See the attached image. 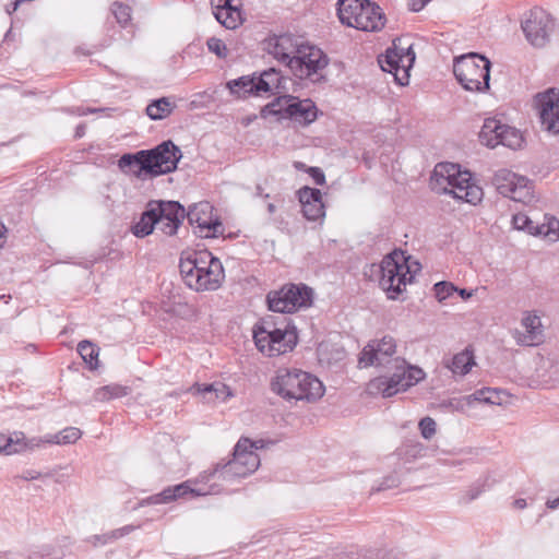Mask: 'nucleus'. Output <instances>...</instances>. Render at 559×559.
I'll use <instances>...</instances> for the list:
<instances>
[{"mask_svg": "<svg viewBox=\"0 0 559 559\" xmlns=\"http://www.w3.org/2000/svg\"><path fill=\"white\" fill-rule=\"evenodd\" d=\"M100 110H102V109L90 108V107H87V108L79 107V108L76 109V114H78L79 116H85V115H87V114H93V112L100 111Z\"/></svg>", "mask_w": 559, "mask_h": 559, "instance_id": "nucleus-56", "label": "nucleus"}, {"mask_svg": "<svg viewBox=\"0 0 559 559\" xmlns=\"http://www.w3.org/2000/svg\"><path fill=\"white\" fill-rule=\"evenodd\" d=\"M267 51L278 61L289 67V60L295 58L301 44L290 34L271 37L267 40Z\"/></svg>", "mask_w": 559, "mask_h": 559, "instance_id": "nucleus-22", "label": "nucleus"}, {"mask_svg": "<svg viewBox=\"0 0 559 559\" xmlns=\"http://www.w3.org/2000/svg\"><path fill=\"white\" fill-rule=\"evenodd\" d=\"M179 271L185 284L195 292L216 290L225 278L222 262L207 251L182 253Z\"/></svg>", "mask_w": 559, "mask_h": 559, "instance_id": "nucleus-2", "label": "nucleus"}, {"mask_svg": "<svg viewBox=\"0 0 559 559\" xmlns=\"http://www.w3.org/2000/svg\"><path fill=\"white\" fill-rule=\"evenodd\" d=\"M20 2L17 0H12L9 4H7L5 7V11L8 14H12L13 12H15L19 7H20Z\"/></svg>", "mask_w": 559, "mask_h": 559, "instance_id": "nucleus-55", "label": "nucleus"}, {"mask_svg": "<svg viewBox=\"0 0 559 559\" xmlns=\"http://www.w3.org/2000/svg\"><path fill=\"white\" fill-rule=\"evenodd\" d=\"M492 182L497 191L515 202L528 203L533 200V186L524 177L512 173L509 169H499L495 173Z\"/></svg>", "mask_w": 559, "mask_h": 559, "instance_id": "nucleus-17", "label": "nucleus"}, {"mask_svg": "<svg viewBox=\"0 0 559 559\" xmlns=\"http://www.w3.org/2000/svg\"><path fill=\"white\" fill-rule=\"evenodd\" d=\"M82 436V431L76 427H67L58 433L45 437L47 443L52 444H70L74 443Z\"/></svg>", "mask_w": 559, "mask_h": 559, "instance_id": "nucleus-33", "label": "nucleus"}, {"mask_svg": "<svg viewBox=\"0 0 559 559\" xmlns=\"http://www.w3.org/2000/svg\"><path fill=\"white\" fill-rule=\"evenodd\" d=\"M487 481L488 477H486L483 481L475 483L466 492V502H471L478 498L480 493L485 491L486 487H489Z\"/></svg>", "mask_w": 559, "mask_h": 559, "instance_id": "nucleus-47", "label": "nucleus"}, {"mask_svg": "<svg viewBox=\"0 0 559 559\" xmlns=\"http://www.w3.org/2000/svg\"><path fill=\"white\" fill-rule=\"evenodd\" d=\"M431 180L439 185L444 193L471 204L483 200V189L472 182V174L462 171L460 165L439 163L436 165Z\"/></svg>", "mask_w": 559, "mask_h": 559, "instance_id": "nucleus-6", "label": "nucleus"}, {"mask_svg": "<svg viewBox=\"0 0 559 559\" xmlns=\"http://www.w3.org/2000/svg\"><path fill=\"white\" fill-rule=\"evenodd\" d=\"M367 0H338L337 15L342 24L353 27L354 19L364 10Z\"/></svg>", "mask_w": 559, "mask_h": 559, "instance_id": "nucleus-23", "label": "nucleus"}, {"mask_svg": "<svg viewBox=\"0 0 559 559\" xmlns=\"http://www.w3.org/2000/svg\"><path fill=\"white\" fill-rule=\"evenodd\" d=\"M85 133V126L84 124H79L76 127V130H75V136L76 138H82Z\"/></svg>", "mask_w": 559, "mask_h": 559, "instance_id": "nucleus-61", "label": "nucleus"}, {"mask_svg": "<svg viewBox=\"0 0 559 559\" xmlns=\"http://www.w3.org/2000/svg\"><path fill=\"white\" fill-rule=\"evenodd\" d=\"M215 385H216V382L215 383H210V384H198L193 389L195 390V392L198 394L203 396V399L206 402H209V397L214 395Z\"/></svg>", "mask_w": 559, "mask_h": 559, "instance_id": "nucleus-48", "label": "nucleus"}, {"mask_svg": "<svg viewBox=\"0 0 559 559\" xmlns=\"http://www.w3.org/2000/svg\"><path fill=\"white\" fill-rule=\"evenodd\" d=\"M522 324L528 333L531 344L538 343L542 336V332L538 331L542 325L539 317L527 316L522 320Z\"/></svg>", "mask_w": 559, "mask_h": 559, "instance_id": "nucleus-38", "label": "nucleus"}, {"mask_svg": "<svg viewBox=\"0 0 559 559\" xmlns=\"http://www.w3.org/2000/svg\"><path fill=\"white\" fill-rule=\"evenodd\" d=\"M425 452L426 447L423 443L408 440L401 447L400 456L406 462H411L424 456Z\"/></svg>", "mask_w": 559, "mask_h": 559, "instance_id": "nucleus-35", "label": "nucleus"}, {"mask_svg": "<svg viewBox=\"0 0 559 559\" xmlns=\"http://www.w3.org/2000/svg\"><path fill=\"white\" fill-rule=\"evenodd\" d=\"M175 104L170 103L169 98L160 97L152 100L146 107V115L152 120H162L167 118L175 109Z\"/></svg>", "mask_w": 559, "mask_h": 559, "instance_id": "nucleus-30", "label": "nucleus"}, {"mask_svg": "<svg viewBox=\"0 0 559 559\" xmlns=\"http://www.w3.org/2000/svg\"><path fill=\"white\" fill-rule=\"evenodd\" d=\"M423 438L429 440L436 433L437 424L431 417H424L418 424Z\"/></svg>", "mask_w": 559, "mask_h": 559, "instance_id": "nucleus-45", "label": "nucleus"}, {"mask_svg": "<svg viewBox=\"0 0 559 559\" xmlns=\"http://www.w3.org/2000/svg\"><path fill=\"white\" fill-rule=\"evenodd\" d=\"M118 165L122 170L129 169L136 176H140L141 173L147 174V167L144 166V157L140 156V151L134 154H123L119 158Z\"/></svg>", "mask_w": 559, "mask_h": 559, "instance_id": "nucleus-31", "label": "nucleus"}, {"mask_svg": "<svg viewBox=\"0 0 559 559\" xmlns=\"http://www.w3.org/2000/svg\"><path fill=\"white\" fill-rule=\"evenodd\" d=\"M267 211H269L270 213H274V212H275V205H274L273 203H269V205H267Z\"/></svg>", "mask_w": 559, "mask_h": 559, "instance_id": "nucleus-64", "label": "nucleus"}, {"mask_svg": "<svg viewBox=\"0 0 559 559\" xmlns=\"http://www.w3.org/2000/svg\"><path fill=\"white\" fill-rule=\"evenodd\" d=\"M2 439V447L1 452L5 454H13L17 453L23 450V443L22 442L25 439V436L23 432H14L13 435L9 437L1 436Z\"/></svg>", "mask_w": 559, "mask_h": 559, "instance_id": "nucleus-36", "label": "nucleus"}, {"mask_svg": "<svg viewBox=\"0 0 559 559\" xmlns=\"http://www.w3.org/2000/svg\"><path fill=\"white\" fill-rule=\"evenodd\" d=\"M455 293H457L464 300H467L468 298H471L473 296V292L467 290L465 288H457V290Z\"/></svg>", "mask_w": 559, "mask_h": 559, "instance_id": "nucleus-57", "label": "nucleus"}, {"mask_svg": "<svg viewBox=\"0 0 559 559\" xmlns=\"http://www.w3.org/2000/svg\"><path fill=\"white\" fill-rule=\"evenodd\" d=\"M394 486H396V479L394 477H388L386 479H384L381 483V485L379 487H377L376 489H372V492L390 489Z\"/></svg>", "mask_w": 559, "mask_h": 559, "instance_id": "nucleus-52", "label": "nucleus"}, {"mask_svg": "<svg viewBox=\"0 0 559 559\" xmlns=\"http://www.w3.org/2000/svg\"><path fill=\"white\" fill-rule=\"evenodd\" d=\"M491 62L486 57L471 52L455 58L453 73L457 82L471 92L489 90Z\"/></svg>", "mask_w": 559, "mask_h": 559, "instance_id": "nucleus-9", "label": "nucleus"}, {"mask_svg": "<svg viewBox=\"0 0 559 559\" xmlns=\"http://www.w3.org/2000/svg\"><path fill=\"white\" fill-rule=\"evenodd\" d=\"M512 223L514 225V228L519 230H525L531 235H535L537 224L533 222V219L523 213H518L513 216Z\"/></svg>", "mask_w": 559, "mask_h": 559, "instance_id": "nucleus-39", "label": "nucleus"}, {"mask_svg": "<svg viewBox=\"0 0 559 559\" xmlns=\"http://www.w3.org/2000/svg\"><path fill=\"white\" fill-rule=\"evenodd\" d=\"M328 63L329 58L320 48L301 44L295 58L289 60V69L302 80L319 74Z\"/></svg>", "mask_w": 559, "mask_h": 559, "instance_id": "nucleus-18", "label": "nucleus"}, {"mask_svg": "<svg viewBox=\"0 0 559 559\" xmlns=\"http://www.w3.org/2000/svg\"><path fill=\"white\" fill-rule=\"evenodd\" d=\"M233 393L224 383L216 382L214 395L209 397V403L215 402V401H226L229 396H231Z\"/></svg>", "mask_w": 559, "mask_h": 559, "instance_id": "nucleus-46", "label": "nucleus"}, {"mask_svg": "<svg viewBox=\"0 0 559 559\" xmlns=\"http://www.w3.org/2000/svg\"><path fill=\"white\" fill-rule=\"evenodd\" d=\"M41 443H47L45 441V438H33V439L28 440L27 442L23 443V449H25V448L34 449L36 447H39Z\"/></svg>", "mask_w": 559, "mask_h": 559, "instance_id": "nucleus-54", "label": "nucleus"}, {"mask_svg": "<svg viewBox=\"0 0 559 559\" xmlns=\"http://www.w3.org/2000/svg\"><path fill=\"white\" fill-rule=\"evenodd\" d=\"M185 207L178 201L152 200L131 226L136 238L151 235L155 228L166 236H174L185 219Z\"/></svg>", "mask_w": 559, "mask_h": 559, "instance_id": "nucleus-4", "label": "nucleus"}, {"mask_svg": "<svg viewBox=\"0 0 559 559\" xmlns=\"http://www.w3.org/2000/svg\"><path fill=\"white\" fill-rule=\"evenodd\" d=\"M313 290L306 284H285L266 296L269 309L273 312L293 313L312 304Z\"/></svg>", "mask_w": 559, "mask_h": 559, "instance_id": "nucleus-11", "label": "nucleus"}, {"mask_svg": "<svg viewBox=\"0 0 559 559\" xmlns=\"http://www.w3.org/2000/svg\"><path fill=\"white\" fill-rule=\"evenodd\" d=\"M396 344L392 336H383L381 340L370 341L359 356V365L364 367L383 366L392 373L372 379L367 386L370 394H381L391 397L399 392L417 384L425 378V372L417 366H412L403 358L392 356L395 354Z\"/></svg>", "mask_w": 559, "mask_h": 559, "instance_id": "nucleus-1", "label": "nucleus"}, {"mask_svg": "<svg viewBox=\"0 0 559 559\" xmlns=\"http://www.w3.org/2000/svg\"><path fill=\"white\" fill-rule=\"evenodd\" d=\"M129 394V388L120 384H108L98 388L94 392V400L97 402H107L112 399H119Z\"/></svg>", "mask_w": 559, "mask_h": 559, "instance_id": "nucleus-32", "label": "nucleus"}, {"mask_svg": "<svg viewBox=\"0 0 559 559\" xmlns=\"http://www.w3.org/2000/svg\"><path fill=\"white\" fill-rule=\"evenodd\" d=\"M415 59L413 44L405 37H399L393 40L385 53L379 57V64L383 71L392 73L401 86H404L408 84L409 71Z\"/></svg>", "mask_w": 559, "mask_h": 559, "instance_id": "nucleus-10", "label": "nucleus"}, {"mask_svg": "<svg viewBox=\"0 0 559 559\" xmlns=\"http://www.w3.org/2000/svg\"><path fill=\"white\" fill-rule=\"evenodd\" d=\"M479 141L490 148L503 145L516 150L522 146L524 139L516 128L502 123L496 118H487L480 129Z\"/></svg>", "mask_w": 559, "mask_h": 559, "instance_id": "nucleus-15", "label": "nucleus"}, {"mask_svg": "<svg viewBox=\"0 0 559 559\" xmlns=\"http://www.w3.org/2000/svg\"><path fill=\"white\" fill-rule=\"evenodd\" d=\"M261 116H280L289 118L302 124H309L317 118V107L310 99L299 100L292 95L276 97L274 100L264 106Z\"/></svg>", "mask_w": 559, "mask_h": 559, "instance_id": "nucleus-12", "label": "nucleus"}, {"mask_svg": "<svg viewBox=\"0 0 559 559\" xmlns=\"http://www.w3.org/2000/svg\"><path fill=\"white\" fill-rule=\"evenodd\" d=\"M526 506H527V503H526V500H525V499L520 498V499H516V500L514 501V507H515L516 509H524V508H526Z\"/></svg>", "mask_w": 559, "mask_h": 559, "instance_id": "nucleus-60", "label": "nucleus"}, {"mask_svg": "<svg viewBox=\"0 0 559 559\" xmlns=\"http://www.w3.org/2000/svg\"><path fill=\"white\" fill-rule=\"evenodd\" d=\"M385 24V15L382 9L370 0H367L358 17L354 19V28L364 32H378Z\"/></svg>", "mask_w": 559, "mask_h": 559, "instance_id": "nucleus-21", "label": "nucleus"}, {"mask_svg": "<svg viewBox=\"0 0 559 559\" xmlns=\"http://www.w3.org/2000/svg\"><path fill=\"white\" fill-rule=\"evenodd\" d=\"M233 4V0H211V7L215 14L217 10H222Z\"/></svg>", "mask_w": 559, "mask_h": 559, "instance_id": "nucleus-51", "label": "nucleus"}, {"mask_svg": "<svg viewBox=\"0 0 559 559\" xmlns=\"http://www.w3.org/2000/svg\"><path fill=\"white\" fill-rule=\"evenodd\" d=\"M431 0H411L409 8L413 12H419Z\"/></svg>", "mask_w": 559, "mask_h": 559, "instance_id": "nucleus-53", "label": "nucleus"}, {"mask_svg": "<svg viewBox=\"0 0 559 559\" xmlns=\"http://www.w3.org/2000/svg\"><path fill=\"white\" fill-rule=\"evenodd\" d=\"M550 376H551L555 380L559 381V361H557L556 364H554V365L551 366V369H550Z\"/></svg>", "mask_w": 559, "mask_h": 559, "instance_id": "nucleus-58", "label": "nucleus"}, {"mask_svg": "<svg viewBox=\"0 0 559 559\" xmlns=\"http://www.w3.org/2000/svg\"><path fill=\"white\" fill-rule=\"evenodd\" d=\"M140 156L144 157L147 174L155 177L174 171L182 154L179 147L168 140L152 150L140 151Z\"/></svg>", "mask_w": 559, "mask_h": 559, "instance_id": "nucleus-14", "label": "nucleus"}, {"mask_svg": "<svg viewBox=\"0 0 559 559\" xmlns=\"http://www.w3.org/2000/svg\"><path fill=\"white\" fill-rule=\"evenodd\" d=\"M5 231L7 227L4 226V224L0 223V239L3 238Z\"/></svg>", "mask_w": 559, "mask_h": 559, "instance_id": "nucleus-63", "label": "nucleus"}, {"mask_svg": "<svg viewBox=\"0 0 559 559\" xmlns=\"http://www.w3.org/2000/svg\"><path fill=\"white\" fill-rule=\"evenodd\" d=\"M221 492V488L218 485L213 484L209 487V489L204 490L202 488L194 489L191 487V481L187 480L181 484L169 486L162 490L159 493L152 495L145 499H142L140 506H151V504H160V503H169L179 498H185L187 496L199 497L205 495H217Z\"/></svg>", "mask_w": 559, "mask_h": 559, "instance_id": "nucleus-19", "label": "nucleus"}, {"mask_svg": "<svg viewBox=\"0 0 559 559\" xmlns=\"http://www.w3.org/2000/svg\"><path fill=\"white\" fill-rule=\"evenodd\" d=\"M185 218L195 228L194 233L202 238H217L223 236L224 226L217 215H214V207L207 201H201L185 210Z\"/></svg>", "mask_w": 559, "mask_h": 559, "instance_id": "nucleus-16", "label": "nucleus"}, {"mask_svg": "<svg viewBox=\"0 0 559 559\" xmlns=\"http://www.w3.org/2000/svg\"><path fill=\"white\" fill-rule=\"evenodd\" d=\"M112 14L121 26H126L131 20L130 7L120 2L112 4Z\"/></svg>", "mask_w": 559, "mask_h": 559, "instance_id": "nucleus-43", "label": "nucleus"}, {"mask_svg": "<svg viewBox=\"0 0 559 559\" xmlns=\"http://www.w3.org/2000/svg\"><path fill=\"white\" fill-rule=\"evenodd\" d=\"M257 348L269 357L292 352L298 343L296 326L287 317L266 316L253 328Z\"/></svg>", "mask_w": 559, "mask_h": 559, "instance_id": "nucleus-3", "label": "nucleus"}, {"mask_svg": "<svg viewBox=\"0 0 559 559\" xmlns=\"http://www.w3.org/2000/svg\"><path fill=\"white\" fill-rule=\"evenodd\" d=\"M271 389L286 401L313 402L324 393L323 384L317 377L295 368L278 369Z\"/></svg>", "mask_w": 559, "mask_h": 559, "instance_id": "nucleus-5", "label": "nucleus"}, {"mask_svg": "<svg viewBox=\"0 0 559 559\" xmlns=\"http://www.w3.org/2000/svg\"><path fill=\"white\" fill-rule=\"evenodd\" d=\"M284 76L275 68L264 70L259 76H257L258 92L267 93L273 90L284 88L283 85Z\"/></svg>", "mask_w": 559, "mask_h": 559, "instance_id": "nucleus-25", "label": "nucleus"}, {"mask_svg": "<svg viewBox=\"0 0 559 559\" xmlns=\"http://www.w3.org/2000/svg\"><path fill=\"white\" fill-rule=\"evenodd\" d=\"M214 16L227 29H235L242 23L241 10L238 5L234 4L217 10Z\"/></svg>", "mask_w": 559, "mask_h": 559, "instance_id": "nucleus-29", "label": "nucleus"}, {"mask_svg": "<svg viewBox=\"0 0 559 559\" xmlns=\"http://www.w3.org/2000/svg\"><path fill=\"white\" fill-rule=\"evenodd\" d=\"M78 353L82 359L88 364L90 369H96L98 366L99 348L87 340H83L78 344Z\"/></svg>", "mask_w": 559, "mask_h": 559, "instance_id": "nucleus-34", "label": "nucleus"}, {"mask_svg": "<svg viewBox=\"0 0 559 559\" xmlns=\"http://www.w3.org/2000/svg\"><path fill=\"white\" fill-rule=\"evenodd\" d=\"M475 365V357L472 349L468 347L455 354L450 362L445 366L454 373L460 376L467 374L472 367Z\"/></svg>", "mask_w": 559, "mask_h": 559, "instance_id": "nucleus-24", "label": "nucleus"}, {"mask_svg": "<svg viewBox=\"0 0 559 559\" xmlns=\"http://www.w3.org/2000/svg\"><path fill=\"white\" fill-rule=\"evenodd\" d=\"M134 530H135V526L126 525L120 528L112 530L105 534L92 535V536L87 537L85 539V542L91 544L93 547L105 546L107 544H110V543L132 533Z\"/></svg>", "mask_w": 559, "mask_h": 559, "instance_id": "nucleus-27", "label": "nucleus"}, {"mask_svg": "<svg viewBox=\"0 0 559 559\" xmlns=\"http://www.w3.org/2000/svg\"><path fill=\"white\" fill-rule=\"evenodd\" d=\"M51 474H41L35 469H25L21 475L17 476V478L23 480H35L44 477H49Z\"/></svg>", "mask_w": 559, "mask_h": 559, "instance_id": "nucleus-50", "label": "nucleus"}, {"mask_svg": "<svg viewBox=\"0 0 559 559\" xmlns=\"http://www.w3.org/2000/svg\"><path fill=\"white\" fill-rule=\"evenodd\" d=\"M294 166H295L296 169L302 170V171H306V173H307V168L309 167V166H307L306 164H304L301 162H295Z\"/></svg>", "mask_w": 559, "mask_h": 559, "instance_id": "nucleus-62", "label": "nucleus"}, {"mask_svg": "<svg viewBox=\"0 0 559 559\" xmlns=\"http://www.w3.org/2000/svg\"><path fill=\"white\" fill-rule=\"evenodd\" d=\"M433 290H435L436 298L440 302H442L445 299H448L449 297H451L457 290V287H455L450 282L442 281V282H438L433 285Z\"/></svg>", "mask_w": 559, "mask_h": 559, "instance_id": "nucleus-41", "label": "nucleus"}, {"mask_svg": "<svg viewBox=\"0 0 559 559\" xmlns=\"http://www.w3.org/2000/svg\"><path fill=\"white\" fill-rule=\"evenodd\" d=\"M264 440L252 441L249 438H240L234 448L233 459L221 468L217 466L207 476L222 480H233L234 478H243L255 472L260 465V457L254 450L263 449Z\"/></svg>", "mask_w": 559, "mask_h": 559, "instance_id": "nucleus-7", "label": "nucleus"}, {"mask_svg": "<svg viewBox=\"0 0 559 559\" xmlns=\"http://www.w3.org/2000/svg\"><path fill=\"white\" fill-rule=\"evenodd\" d=\"M207 49L221 59H225L228 55V49L225 43L216 37H210L206 41Z\"/></svg>", "mask_w": 559, "mask_h": 559, "instance_id": "nucleus-44", "label": "nucleus"}, {"mask_svg": "<svg viewBox=\"0 0 559 559\" xmlns=\"http://www.w3.org/2000/svg\"><path fill=\"white\" fill-rule=\"evenodd\" d=\"M521 28L526 40L535 48H543L549 41L555 29V20L543 8L535 7L524 13Z\"/></svg>", "mask_w": 559, "mask_h": 559, "instance_id": "nucleus-13", "label": "nucleus"}, {"mask_svg": "<svg viewBox=\"0 0 559 559\" xmlns=\"http://www.w3.org/2000/svg\"><path fill=\"white\" fill-rule=\"evenodd\" d=\"M227 87L229 88L231 94H235L238 97H247L248 95H259L257 76L254 75H246L238 78L236 80H231L227 83Z\"/></svg>", "mask_w": 559, "mask_h": 559, "instance_id": "nucleus-26", "label": "nucleus"}, {"mask_svg": "<svg viewBox=\"0 0 559 559\" xmlns=\"http://www.w3.org/2000/svg\"><path fill=\"white\" fill-rule=\"evenodd\" d=\"M547 508L556 509L559 507V496L555 499H548L546 502Z\"/></svg>", "mask_w": 559, "mask_h": 559, "instance_id": "nucleus-59", "label": "nucleus"}, {"mask_svg": "<svg viewBox=\"0 0 559 559\" xmlns=\"http://www.w3.org/2000/svg\"><path fill=\"white\" fill-rule=\"evenodd\" d=\"M307 174L313 179L314 183L322 186L325 182V175L319 167L310 166L307 168Z\"/></svg>", "mask_w": 559, "mask_h": 559, "instance_id": "nucleus-49", "label": "nucleus"}, {"mask_svg": "<svg viewBox=\"0 0 559 559\" xmlns=\"http://www.w3.org/2000/svg\"><path fill=\"white\" fill-rule=\"evenodd\" d=\"M543 127L548 132L559 134V91L549 88L535 96Z\"/></svg>", "mask_w": 559, "mask_h": 559, "instance_id": "nucleus-20", "label": "nucleus"}, {"mask_svg": "<svg viewBox=\"0 0 559 559\" xmlns=\"http://www.w3.org/2000/svg\"><path fill=\"white\" fill-rule=\"evenodd\" d=\"M301 207H302L304 216L308 221H317V219L322 218L325 215L324 204L322 201L302 204Z\"/></svg>", "mask_w": 559, "mask_h": 559, "instance_id": "nucleus-40", "label": "nucleus"}, {"mask_svg": "<svg viewBox=\"0 0 559 559\" xmlns=\"http://www.w3.org/2000/svg\"><path fill=\"white\" fill-rule=\"evenodd\" d=\"M299 202L302 204L322 201L321 191L317 188L304 187L298 191Z\"/></svg>", "mask_w": 559, "mask_h": 559, "instance_id": "nucleus-42", "label": "nucleus"}, {"mask_svg": "<svg viewBox=\"0 0 559 559\" xmlns=\"http://www.w3.org/2000/svg\"><path fill=\"white\" fill-rule=\"evenodd\" d=\"M504 396L506 393L502 390L483 388L480 390L475 391L473 394L466 396V400L468 403L479 402L490 405H501Z\"/></svg>", "mask_w": 559, "mask_h": 559, "instance_id": "nucleus-28", "label": "nucleus"}, {"mask_svg": "<svg viewBox=\"0 0 559 559\" xmlns=\"http://www.w3.org/2000/svg\"><path fill=\"white\" fill-rule=\"evenodd\" d=\"M411 257H405L402 250H393L385 255L378 266L380 273L379 284L386 292L389 299H396L406 284L414 278L413 265L420 270L417 261L409 262Z\"/></svg>", "mask_w": 559, "mask_h": 559, "instance_id": "nucleus-8", "label": "nucleus"}, {"mask_svg": "<svg viewBox=\"0 0 559 559\" xmlns=\"http://www.w3.org/2000/svg\"><path fill=\"white\" fill-rule=\"evenodd\" d=\"M546 222L543 224H537L535 235H543L549 238L552 241L558 240L559 238V219L555 217L545 216Z\"/></svg>", "mask_w": 559, "mask_h": 559, "instance_id": "nucleus-37", "label": "nucleus"}]
</instances>
